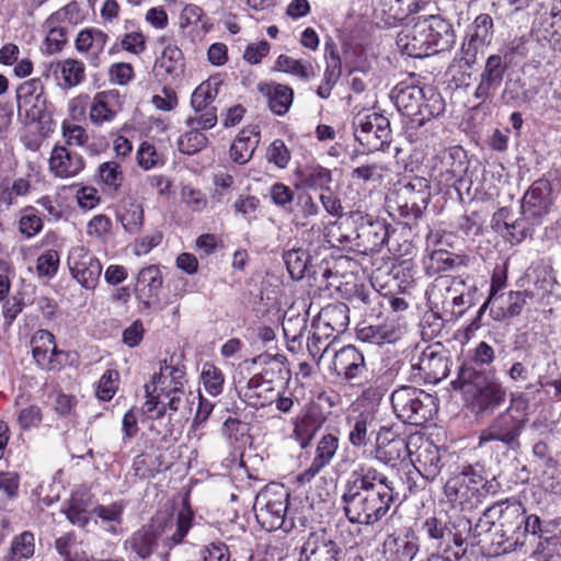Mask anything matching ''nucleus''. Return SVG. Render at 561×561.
I'll return each mask as SVG.
<instances>
[{
	"label": "nucleus",
	"mask_w": 561,
	"mask_h": 561,
	"mask_svg": "<svg viewBox=\"0 0 561 561\" xmlns=\"http://www.w3.org/2000/svg\"><path fill=\"white\" fill-rule=\"evenodd\" d=\"M341 500L352 524L374 525L381 520L400 497V483L370 465L353 471Z\"/></svg>",
	"instance_id": "1"
},
{
	"label": "nucleus",
	"mask_w": 561,
	"mask_h": 561,
	"mask_svg": "<svg viewBox=\"0 0 561 561\" xmlns=\"http://www.w3.org/2000/svg\"><path fill=\"white\" fill-rule=\"evenodd\" d=\"M193 513L183 507L176 518L171 515L157 514L142 528L133 534L127 543L139 558H148L161 543L167 556L169 550L182 542L191 528Z\"/></svg>",
	"instance_id": "2"
},
{
	"label": "nucleus",
	"mask_w": 561,
	"mask_h": 561,
	"mask_svg": "<svg viewBox=\"0 0 561 561\" xmlns=\"http://www.w3.org/2000/svg\"><path fill=\"white\" fill-rule=\"evenodd\" d=\"M454 389L461 390L468 407L476 414L491 405V346L481 342L453 381Z\"/></svg>",
	"instance_id": "3"
},
{
	"label": "nucleus",
	"mask_w": 561,
	"mask_h": 561,
	"mask_svg": "<svg viewBox=\"0 0 561 561\" xmlns=\"http://www.w3.org/2000/svg\"><path fill=\"white\" fill-rule=\"evenodd\" d=\"M390 400L396 416L411 425L422 426L438 412L437 398L420 388L401 386Z\"/></svg>",
	"instance_id": "4"
},
{
	"label": "nucleus",
	"mask_w": 561,
	"mask_h": 561,
	"mask_svg": "<svg viewBox=\"0 0 561 561\" xmlns=\"http://www.w3.org/2000/svg\"><path fill=\"white\" fill-rule=\"evenodd\" d=\"M288 500V491L277 483L268 484L257 493L253 510L263 529L274 531L283 528L287 531L293 527L291 522H286Z\"/></svg>",
	"instance_id": "5"
},
{
	"label": "nucleus",
	"mask_w": 561,
	"mask_h": 561,
	"mask_svg": "<svg viewBox=\"0 0 561 561\" xmlns=\"http://www.w3.org/2000/svg\"><path fill=\"white\" fill-rule=\"evenodd\" d=\"M348 218L354 226L356 245L363 248L365 252L379 251L389 238V225L383 219H379L360 209L348 213ZM350 236H342L340 241H351Z\"/></svg>",
	"instance_id": "6"
},
{
	"label": "nucleus",
	"mask_w": 561,
	"mask_h": 561,
	"mask_svg": "<svg viewBox=\"0 0 561 561\" xmlns=\"http://www.w3.org/2000/svg\"><path fill=\"white\" fill-rule=\"evenodd\" d=\"M524 507L517 501L506 500L505 502L501 501L493 504V515H496V522L493 520V527L496 525L500 527L495 533V536H499L501 539L497 541V545L507 543L506 547L502 550H496L493 554L499 556L514 549L518 541V538H515L514 535L524 523Z\"/></svg>",
	"instance_id": "7"
},
{
	"label": "nucleus",
	"mask_w": 561,
	"mask_h": 561,
	"mask_svg": "<svg viewBox=\"0 0 561 561\" xmlns=\"http://www.w3.org/2000/svg\"><path fill=\"white\" fill-rule=\"evenodd\" d=\"M431 192L426 180L416 179L400 188L397 193V210L407 225L415 222L427 208Z\"/></svg>",
	"instance_id": "8"
},
{
	"label": "nucleus",
	"mask_w": 561,
	"mask_h": 561,
	"mask_svg": "<svg viewBox=\"0 0 561 561\" xmlns=\"http://www.w3.org/2000/svg\"><path fill=\"white\" fill-rule=\"evenodd\" d=\"M355 139L368 150H380L389 141L390 123L387 117L378 113L358 116L354 121Z\"/></svg>",
	"instance_id": "9"
},
{
	"label": "nucleus",
	"mask_w": 561,
	"mask_h": 561,
	"mask_svg": "<svg viewBox=\"0 0 561 561\" xmlns=\"http://www.w3.org/2000/svg\"><path fill=\"white\" fill-rule=\"evenodd\" d=\"M71 276L85 289L93 290L102 273V264L82 245L72 247L68 255Z\"/></svg>",
	"instance_id": "10"
},
{
	"label": "nucleus",
	"mask_w": 561,
	"mask_h": 561,
	"mask_svg": "<svg viewBox=\"0 0 561 561\" xmlns=\"http://www.w3.org/2000/svg\"><path fill=\"white\" fill-rule=\"evenodd\" d=\"M32 355L41 369L47 371L60 370L68 354L56 346L55 336L47 330L36 331L31 339Z\"/></svg>",
	"instance_id": "11"
},
{
	"label": "nucleus",
	"mask_w": 561,
	"mask_h": 561,
	"mask_svg": "<svg viewBox=\"0 0 561 561\" xmlns=\"http://www.w3.org/2000/svg\"><path fill=\"white\" fill-rule=\"evenodd\" d=\"M162 284L163 278L158 266L149 265L139 271L134 294L141 312H148L159 305Z\"/></svg>",
	"instance_id": "12"
},
{
	"label": "nucleus",
	"mask_w": 561,
	"mask_h": 561,
	"mask_svg": "<svg viewBox=\"0 0 561 561\" xmlns=\"http://www.w3.org/2000/svg\"><path fill=\"white\" fill-rule=\"evenodd\" d=\"M489 15H479L474 21V33L471 36L469 46L474 50V56L479 54L482 58L485 57V69L482 73V80L477 88V96H488L491 90V55L489 53V45L491 39L489 38Z\"/></svg>",
	"instance_id": "13"
},
{
	"label": "nucleus",
	"mask_w": 561,
	"mask_h": 561,
	"mask_svg": "<svg viewBox=\"0 0 561 561\" xmlns=\"http://www.w3.org/2000/svg\"><path fill=\"white\" fill-rule=\"evenodd\" d=\"M341 552L339 545L324 530H318L304 540L299 561H339Z\"/></svg>",
	"instance_id": "14"
},
{
	"label": "nucleus",
	"mask_w": 561,
	"mask_h": 561,
	"mask_svg": "<svg viewBox=\"0 0 561 561\" xmlns=\"http://www.w3.org/2000/svg\"><path fill=\"white\" fill-rule=\"evenodd\" d=\"M426 27L427 23L422 19L412 25H405L399 32L397 45L402 54L413 58H423L432 55Z\"/></svg>",
	"instance_id": "15"
},
{
	"label": "nucleus",
	"mask_w": 561,
	"mask_h": 561,
	"mask_svg": "<svg viewBox=\"0 0 561 561\" xmlns=\"http://www.w3.org/2000/svg\"><path fill=\"white\" fill-rule=\"evenodd\" d=\"M409 445L404 437L394 433L389 427H380L376 437V458L386 463L392 465L409 456Z\"/></svg>",
	"instance_id": "16"
},
{
	"label": "nucleus",
	"mask_w": 561,
	"mask_h": 561,
	"mask_svg": "<svg viewBox=\"0 0 561 561\" xmlns=\"http://www.w3.org/2000/svg\"><path fill=\"white\" fill-rule=\"evenodd\" d=\"M333 369L352 385H357V381L367 373L363 353L353 345L344 346L335 352Z\"/></svg>",
	"instance_id": "17"
},
{
	"label": "nucleus",
	"mask_w": 561,
	"mask_h": 561,
	"mask_svg": "<svg viewBox=\"0 0 561 561\" xmlns=\"http://www.w3.org/2000/svg\"><path fill=\"white\" fill-rule=\"evenodd\" d=\"M551 183L546 179L535 181L523 197L522 208L525 215L540 218L552 205Z\"/></svg>",
	"instance_id": "18"
},
{
	"label": "nucleus",
	"mask_w": 561,
	"mask_h": 561,
	"mask_svg": "<svg viewBox=\"0 0 561 561\" xmlns=\"http://www.w3.org/2000/svg\"><path fill=\"white\" fill-rule=\"evenodd\" d=\"M339 448V438L333 434L323 435L317 443L316 455L310 466L297 477L299 483L310 482L330 465Z\"/></svg>",
	"instance_id": "19"
},
{
	"label": "nucleus",
	"mask_w": 561,
	"mask_h": 561,
	"mask_svg": "<svg viewBox=\"0 0 561 561\" xmlns=\"http://www.w3.org/2000/svg\"><path fill=\"white\" fill-rule=\"evenodd\" d=\"M420 550L417 537L413 533L389 535L382 545L387 561H412Z\"/></svg>",
	"instance_id": "20"
},
{
	"label": "nucleus",
	"mask_w": 561,
	"mask_h": 561,
	"mask_svg": "<svg viewBox=\"0 0 561 561\" xmlns=\"http://www.w3.org/2000/svg\"><path fill=\"white\" fill-rule=\"evenodd\" d=\"M240 393L244 401L255 409L268 407L276 400V390L272 380L264 379L263 375L252 376Z\"/></svg>",
	"instance_id": "21"
},
{
	"label": "nucleus",
	"mask_w": 561,
	"mask_h": 561,
	"mask_svg": "<svg viewBox=\"0 0 561 561\" xmlns=\"http://www.w3.org/2000/svg\"><path fill=\"white\" fill-rule=\"evenodd\" d=\"M50 171L59 178H73L84 169V160L65 146H55L49 158Z\"/></svg>",
	"instance_id": "22"
},
{
	"label": "nucleus",
	"mask_w": 561,
	"mask_h": 561,
	"mask_svg": "<svg viewBox=\"0 0 561 561\" xmlns=\"http://www.w3.org/2000/svg\"><path fill=\"white\" fill-rule=\"evenodd\" d=\"M259 92L267 100L268 108L276 115H285L294 101L290 87L277 82H260Z\"/></svg>",
	"instance_id": "23"
},
{
	"label": "nucleus",
	"mask_w": 561,
	"mask_h": 561,
	"mask_svg": "<svg viewBox=\"0 0 561 561\" xmlns=\"http://www.w3.org/2000/svg\"><path fill=\"white\" fill-rule=\"evenodd\" d=\"M424 21L427 23L428 42L432 55L444 51L455 43V33L449 22L438 15H430Z\"/></svg>",
	"instance_id": "24"
},
{
	"label": "nucleus",
	"mask_w": 561,
	"mask_h": 561,
	"mask_svg": "<svg viewBox=\"0 0 561 561\" xmlns=\"http://www.w3.org/2000/svg\"><path fill=\"white\" fill-rule=\"evenodd\" d=\"M18 107L31 106L32 117H39L45 110V90L39 79H31L21 83L16 89Z\"/></svg>",
	"instance_id": "25"
},
{
	"label": "nucleus",
	"mask_w": 561,
	"mask_h": 561,
	"mask_svg": "<svg viewBox=\"0 0 561 561\" xmlns=\"http://www.w3.org/2000/svg\"><path fill=\"white\" fill-rule=\"evenodd\" d=\"M391 98L400 112L408 116L419 115L423 100L426 98V90L417 85H397Z\"/></svg>",
	"instance_id": "26"
},
{
	"label": "nucleus",
	"mask_w": 561,
	"mask_h": 561,
	"mask_svg": "<svg viewBox=\"0 0 561 561\" xmlns=\"http://www.w3.org/2000/svg\"><path fill=\"white\" fill-rule=\"evenodd\" d=\"M462 478H466V490L470 491V506H478L490 493L486 471L477 462L468 468Z\"/></svg>",
	"instance_id": "27"
},
{
	"label": "nucleus",
	"mask_w": 561,
	"mask_h": 561,
	"mask_svg": "<svg viewBox=\"0 0 561 561\" xmlns=\"http://www.w3.org/2000/svg\"><path fill=\"white\" fill-rule=\"evenodd\" d=\"M118 98L116 91H103L94 95L89 117L94 125L112 122L116 116L115 104Z\"/></svg>",
	"instance_id": "28"
},
{
	"label": "nucleus",
	"mask_w": 561,
	"mask_h": 561,
	"mask_svg": "<svg viewBox=\"0 0 561 561\" xmlns=\"http://www.w3.org/2000/svg\"><path fill=\"white\" fill-rule=\"evenodd\" d=\"M348 307L343 302H335L322 308L318 317V328L323 325L332 332H344L350 323Z\"/></svg>",
	"instance_id": "29"
},
{
	"label": "nucleus",
	"mask_w": 561,
	"mask_h": 561,
	"mask_svg": "<svg viewBox=\"0 0 561 561\" xmlns=\"http://www.w3.org/2000/svg\"><path fill=\"white\" fill-rule=\"evenodd\" d=\"M508 214V206L503 204L499 211L493 215V230L502 236L503 239L513 243H518L526 237V227L523 221L514 220L510 224L506 218Z\"/></svg>",
	"instance_id": "30"
},
{
	"label": "nucleus",
	"mask_w": 561,
	"mask_h": 561,
	"mask_svg": "<svg viewBox=\"0 0 561 561\" xmlns=\"http://www.w3.org/2000/svg\"><path fill=\"white\" fill-rule=\"evenodd\" d=\"M308 316L300 313L295 307L288 308L283 317L282 327L287 342L301 345V337L307 329Z\"/></svg>",
	"instance_id": "31"
},
{
	"label": "nucleus",
	"mask_w": 561,
	"mask_h": 561,
	"mask_svg": "<svg viewBox=\"0 0 561 561\" xmlns=\"http://www.w3.org/2000/svg\"><path fill=\"white\" fill-rule=\"evenodd\" d=\"M447 358L434 352L423 353L420 358L419 368L425 380L438 382L448 375Z\"/></svg>",
	"instance_id": "32"
},
{
	"label": "nucleus",
	"mask_w": 561,
	"mask_h": 561,
	"mask_svg": "<svg viewBox=\"0 0 561 561\" xmlns=\"http://www.w3.org/2000/svg\"><path fill=\"white\" fill-rule=\"evenodd\" d=\"M300 185L304 187L328 191L332 182L331 171L321 165H307L296 172Z\"/></svg>",
	"instance_id": "33"
},
{
	"label": "nucleus",
	"mask_w": 561,
	"mask_h": 561,
	"mask_svg": "<svg viewBox=\"0 0 561 561\" xmlns=\"http://www.w3.org/2000/svg\"><path fill=\"white\" fill-rule=\"evenodd\" d=\"M55 72H59L61 76L59 85L62 89L77 87L85 79V67L83 62L72 58L57 62Z\"/></svg>",
	"instance_id": "34"
},
{
	"label": "nucleus",
	"mask_w": 561,
	"mask_h": 561,
	"mask_svg": "<svg viewBox=\"0 0 561 561\" xmlns=\"http://www.w3.org/2000/svg\"><path fill=\"white\" fill-rule=\"evenodd\" d=\"M466 153L461 148L455 147L450 149L447 156L444 157L443 165L445 172L443 176L446 185H454L456 182L461 181L466 173Z\"/></svg>",
	"instance_id": "35"
},
{
	"label": "nucleus",
	"mask_w": 561,
	"mask_h": 561,
	"mask_svg": "<svg viewBox=\"0 0 561 561\" xmlns=\"http://www.w3.org/2000/svg\"><path fill=\"white\" fill-rule=\"evenodd\" d=\"M469 529V520L460 517L454 520L450 528L449 542H446L444 553H449L456 561L462 559L467 552V542L463 536Z\"/></svg>",
	"instance_id": "36"
},
{
	"label": "nucleus",
	"mask_w": 561,
	"mask_h": 561,
	"mask_svg": "<svg viewBox=\"0 0 561 561\" xmlns=\"http://www.w3.org/2000/svg\"><path fill=\"white\" fill-rule=\"evenodd\" d=\"M255 363H259L263 366L262 373L259 375H263L264 379H288L289 378V369L287 367V358L282 354L275 355H260L255 359Z\"/></svg>",
	"instance_id": "37"
},
{
	"label": "nucleus",
	"mask_w": 561,
	"mask_h": 561,
	"mask_svg": "<svg viewBox=\"0 0 561 561\" xmlns=\"http://www.w3.org/2000/svg\"><path fill=\"white\" fill-rule=\"evenodd\" d=\"M72 9L73 5L69 4L48 19L47 27L49 31L45 43L49 54H56L60 51L67 41L66 30L64 27L55 26V21L62 19Z\"/></svg>",
	"instance_id": "38"
},
{
	"label": "nucleus",
	"mask_w": 561,
	"mask_h": 561,
	"mask_svg": "<svg viewBox=\"0 0 561 561\" xmlns=\"http://www.w3.org/2000/svg\"><path fill=\"white\" fill-rule=\"evenodd\" d=\"M513 167H505L503 163L493 164V178L496 174L497 185L493 184L496 188V197L500 199L499 205L511 203L515 195V186L512 181L511 169Z\"/></svg>",
	"instance_id": "39"
},
{
	"label": "nucleus",
	"mask_w": 561,
	"mask_h": 561,
	"mask_svg": "<svg viewBox=\"0 0 561 561\" xmlns=\"http://www.w3.org/2000/svg\"><path fill=\"white\" fill-rule=\"evenodd\" d=\"M108 36L98 28H84L79 32L76 38V49L80 53L92 50L100 54L104 50Z\"/></svg>",
	"instance_id": "40"
},
{
	"label": "nucleus",
	"mask_w": 561,
	"mask_h": 561,
	"mask_svg": "<svg viewBox=\"0 0 561 561\" xmlns=\"http://www.w3.org/2000/svg\"><path fill=\"white\" fill-rule=\"evenodd\" d=\"M124 504L114 502L110 505H98L91 512L92 515L101 520V525L110 533L116 534L122 524Z\"/></svg>",
	"instance_id": "41"
},
{
	"label": "nucleus",
	"mask_w": 561,
	"mask_h": 561,
	"mask_svg": "<svg viewBox=\"0 0 561 561\" xmlns=\"http://www.w3.org/2000/svg\"><path fill=\"white\" fill-rule=\"evenodd\" d=\"M416 461L419 463L416 468L421 469L426 480H433L442 467L439 450L431 445L419 449Z\"/></svg>",
	"instance_id": "42"
},
{
	"label": "nucleus",
	"mask_w": 561,
	"mask_h": 561,
	"mask_svg": "<svg viewBox=\"0 0 561 561\" xmlns=\"http://www.w3.org/2000/svg\"><path fill=\"white\" fill-rule=\"evenodd\" d=\"M257 144L259 139L252 140L251 136L247 135L245 130H242L230 146V159L234 163L245 164L252 158Z\"/></svg>",
	"instance_id": "43"
},
{
	"label": "nucleus",
	"mask_w": 561,
	"mask_h": 561,
	"mask_svg": "<svg viewBox=\"0 0 561 561\" xmlns=\"http://www.w3.org/2000/svg\"><path fill=\"white\" fill-rule=\"evenodd\" d=\"M275 68L279 71L294 75L302 81H308L316 75L311 62L297 60L287 55L278 56Z\"/></svg>",
	"instance_id": "44"
},
{
	"label": "nucleus",
	"mask_w": 561,
	"mask_h": 561,
	"mask_svg": "<svg viewBox=\"0 0 561 561\" xmlns=\"http://www.w3.org/2000/svg\"><path fill=\"white\" fill-rule=\"evenodd\" d=\"M159 68L163 69L170 77H179L184 69L182 50L173 44H168L158 61Z\"/></svg>",
	"instance_id": "45"
},
{
	"label": "nucleus",
	"mask_w": 561,
	"mask_h": 561,
	"mask_svg": "<svg viewBox=\"0 0 561 561\" xmlns=\"http://www.w3.org/2000/svg\"><path fill=\"white\" fill-rule=\"evenodd\" d=\"M284 262L293 279H301L308 270L310 255L304 249H291L284 253Z\"/></svg>",
	"instance_id": "46"
},
{
	"label": "nucleus",
	"mask_w": 561,
	"mask_h": 561,
	"mask_svg": "<svg viewBox=\"0 0 561 561\" xmlns=\"http://www.w3.org/2000/svg\"><path fill=\"white\" fill-rule=\"evenodd\" d=\"M374 420L368 415H359L348 433L350 444L356 448L365 447L369 442V436L374 432Z\"/></svg>",
	"instance_id": "47"
},
{
	"label": "nucleus",
	"mask_w": 561,
	"mask_h": 561,
	"mask_svg": "<svg viewBox=\"0 0 561 561\" xmlns=\"http://www.w3.org/2000/svg\"><path fill=\"white\" fill-rule=\"evenodd\" d=\"M98 179L100 183L117 192L123 184L124 173L117 162L106 161L99 165Z\"/></svg>",
	"instance_id": "48"
},
{
	"label": "nucleus",
	"mask_w": 561,
	"mask_h": 561,
	"mask_svg": "<svg viewBox=\"0 0 561 561\" xmlns=\"http://www.w3.org/2000/svg\"><path fill=\"white\" fill-rule=\"evenodd\" d=\"M201 379L208 394L216 397L221 393L225 377L220 368L211 363H205L202 368Z\"/></svg>",
	"instance_id": "49"
},
{
	"label": "nucleus",
	"mask_w": 561,
	"mask_h": 561,
	"mask_svg": "<svg viewBox=\"0 0 561 561\" xmlns=\"http://www.w3.org/2000/svg\"><path fill=\"white\" fill-rule=\"evenodd\" d=\"M453 523V520H443L436 516L428 517L423 523L422 529L430 539L435 540L442 545L443 542H449L450 528Z\"/></svg>",
	"instance_id": "50"
},
{
	"label": "nucleus",
	"mask_w": 561,
	"mask_h": 561,
	"mask_svg": "<svg viewBox=\"0 0 561 561\" xmlns=\"http://www.w3.org/2000/svg\"><path fill=\"white\" fill-rule=\"evenodd\" d=\"M165 405L170 411L180 412L183 416L192 411L190 394L183 388L173 386L164 394Z\"/></svg>",
	"instance_id": "51"
},
{
	"label": "nucleus",
	"mask_w": 561,
	"mask_h": 561,
	"mask_svg": "<svg viewBox=\"0 0 561 561\" xmlns=\"http://www.w3.org/2000/svg\"><path fill=\"white\" fill-rule=\"evenodd\" d=\"M495 291L496 286L495 279L493 278V299L495 298V302L500 310L494 318L499 319L519 314L523 308L519 293L511 291L508 297L505 298L504 296L495 297Z\"/></svg>",
	"instance_id": "52"
},
{
	"label": "nucleus",
	"mask_w": 561,
	"mask_h": 561,
	"mask_svg": "<svg viewBox=\"0 0 561 561\" xmlns=\"http://www.w3.org/2000/svg\"><path fill=\"white\" fill-rule=\"evenodd\" d=\"M207 145V137L198 131L197 128H191V130L184 133L178 139V148L184 154H195L201 151Z\"/></svg>",
	"instance_id": "53"
},
{
	"label": "nucleus",
	"mask_w": 561,
	"mask_h": 561,
	"mask_svg": "<svg viewBox=\"0 0 561 561\" xmlns=\"http://www.w3.org/2000/svg\"><path fill=\"white\" fill-rule=\"evenodd\" d=\"M216 84L210 81L202 82L193 92L191 98V105L195 112L199 113L209 108L208 105L215 100L218 90Z\"/></svg>",
	"instance_id": "54"
},
{
	"label": "nucleus",
	"mask_w": 561,
	"mask_h": 561,
	"mask_svg": "<svg viewBox=\"0 0 561 561\" xmlns=\"http://www.w3.org/2000/svg\"><path fill=\"white\" fill-rule=\"evenodd\" d=\"M119 220L128 233H137L144 224V208L141 205L131 203L125 207Z\"/></svg>",
	"instance_id": "55"
},
{
	"label": "nucleus",
	"mask_w": 561,
	"mask_h": 561,
	"mask_svg": "<svg viewBox=\"0 0 561 561\" xmlns=\"http://www.w3.org/2000/svg\"><path fill=\"white\" fill-rule=\"evenodd\" d=\"M318 428L319 425L309 415H306L295 421L293 434L300 447L305 449L310 445Z\"/></svg>",
	"instance_id": "56"
},
{
	"label": "nucleus",
	"mask_w": 561,
	"mask_h": 561,
	"mask_svg": "<svg viewBox=\"0 0 561 561\" xmlns=\"http://www.w3.org/2000/svg\"><path fill=\"white\" fill-rule=\"evenodd\" d=\"M34 553V536L28 531L18 536L11 546V556L7 561H19L23 558H30Z\"/></svg>",
	"instance_id": "57"
},
{
	"label": "nucleus",
	"mask_w": 561,
	"mask_h": 561,
	"mask_svg": "<svg viewBox=\"0 0 561 561\" xmlns=\"http://www.w3.org/2000/svg\"><path fill=\"white\" fill-rule=\"evenodd\" d=\"M485 220L482 218L480 213L473 211L468 216H462L458 221V229L465 234V237L472 238L482 236L484 233L483 224ZM485 232L488 230L485 229Z\"/></svg>",
	"instance_id": "58"
},
{
	"label": "nucleus",
	"mask_w": 561,
	"mask_h": 561,
	"mask_svg": "<svg viewBox=\"0 0 561 561\" xmlns=\"http://www.w3.org/2000/svg\"><path fill=\"white\" fill-rule=\"evenodd\" d=\"M291 154L282 139H275L266 150V159L270 163H274L279 169H285Z\"/></svg>",
	"instance_id": "59"
},
{
	"label": "nucleus",
	"mask_w": 561,
	"mask_h": 561,
	"mask_svg": "<svg viewBox=\"0 0 561 561\" xmlns=\"http://www.w3.org/2000/svg\"><path fill=\"white\" fill-rule=\"evenodd\" d=\"M137 162L144 170H150L159 164H163V159L153 145L145 141L137 150Z\"/></svg>",
	"instance_id": "60"
},
{
	"label": "nucleus",
	"mask_w": 561,
	"mask_h": 561,
	"mask_svg": "<svg viewBox=\"0 0 561 561\" xmlns=\"http://www.w3.org/2000/svg\"><path fill=\"white\" fill-rule=\"evenodd\" d=\"M444 101L440 94L433 91V89H427L426 98L423 100L419 115H421L423 119H430L440 115L444 112Z\"/></svg>",
	"instance_id": "61"
},
{
	"label": "nucleus",
	"mask_w": 561,
	"mask_h": 561,
	"mask_svg": "<svg viewBox=\"0 0 561 561\" xmlns=\"http://www.w3.org/2000/svg\"><path fill=\"white\" fill-rule=\"evenodd\" d=\"M298 205L300 209L295 214L294 221L297 226L306 227L309 225V218L319 213V206L308 194L299 196Z\"/></svg>",
	"instance_id": "62"
},
{
	"label": "nucleus",
	"mask_w": 561,
	"mask_h": 561,
	"mask_svg": "<svg viewBox=\"0 0 561 561\" xmlns=\"http://www.w3.org/2000/svg\"><path fill=\"white\" fill-rule=\"evenodd\" d=\"M62 137L65 138L66 145L82 147L88 142L89 136L85 129L76 124H70L64 121L61 124Z\"/></svg>",
	"instance_id": "63"
},
{
	"label": "nucleus",
	"mask_w": 561,
	"mask_h": 561,
	"mask_svg": "<svg viewBox=\"0 0 561 561\" xmlns=\"http://www.w3.org/2000/svg\"><path fill=\"white\" fill-rule=\"evenodd\" d=\"M43 412L39 407L33 404L20 410L18 414V424L23 431H30L41 425Z\"/></svg>",
	"instance_id": "64"
}]
</instances>
